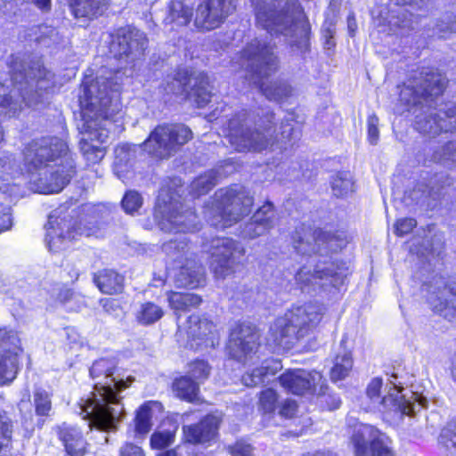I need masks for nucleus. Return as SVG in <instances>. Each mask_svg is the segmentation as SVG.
I'll list each match as a JSON object with an SVG mask.
<instances>
[{
    "label": "nucleus",
    "mask_w": 456,
    "mask_h": 456,
    "mask_svg": "<svg viewBox=\"0 0 456 456\" xmlns=\"http://www.w3.org/2000/svg\"><path fill=\"white\" fill-rule=\"evenodd\" d=\"M332 192L336 197H346L354 191V182L349 173H338L331 182Z\"/></svg>",
    "instance_id": "a18cd8bd"
},
{
    "label": "nucleus",
    "mask_w": 456,
    "mask_h": 456,
    "mask_svg": "<svg viewBox=\"0 0 456 456\" xmlns=\"http://www.w3.org/2000/svg\"><path fill=\"white\" fill-rule=\"evenodd\" d=\"M60 438L66 452L70 456H84L86 452V442L82 432L74 427H63L60 430Z\"/></svg>",
    "instance_id": "2f4dec72"
},
{
    "label": "nucleus",
    "mask_w": 456,
    "mask_h": 456,
    "mask_svg": "<svg viewBox=\"0 0 456 456\" xmlns=\"http://www.w3.org/2000/svg\"><path fill=\"white\" fill-rule=\"evenodd\" d=\"M24 165L27 172H34L45 166L63 161L66 158H72L69 153L67 143L57 137L43 138L28 143L23 152Z\"/></svg>",
    "instance_id": "f8f14e48"
},
{
    "label": "nucleus",
    "mask_w": 456,
    "mask_h": 456,
    "mask_svg": "<svg viewBox=\"0 0 456 456\" xmlns=\"http://www.w3.org/2000/svg\"><path fill=\"white\" fill-rule=\"evenodd\" d=\"M281 385L295 395L313 391L316 392L317 387L322 381V376L316 370L306 371L304 370H288L279 378Z\"/></svg>",
    "instance_id": "bb28decb"
},
{
    "label": "nucleus",
    "mask_w": 456,
    "mask_h": 456,
    "mask_svg": "<svg viewBox=\"0 0 456 456\" xmlns=\"http://www.w3.org/2000/svg\"><path fill=\"white\" fill-rule=\"evenodd\" d=\"M119 456H144V454L141 447L132 443H126L119 449Z\"/></svg>",
    "instance_id": "338daca9"
},
{
    "label": "nucleus",
    "mask_w": 456,
    "mask_h": 456,
    "mask_svg": "<svg viewBox=\"0 0 456 456\" xmlns=\"http://www.w3.org/2000/svg\"><path fill=\"white\" fill-rule=\"evenodd\" d=\"M446 85L444 76L436 69H425L402 88L400 101L408 106H417L423 102L428 104L442 94Z\"/></svg>",
    "instance_id": "9b49d317"
},
{
    "label": "nucleus",
    "mask_w": 456,
    "mask_h": 456,
    "mask_svg": "<svg viewBox=\"0 0 456 456\" xmlns=\"http://www.w3.org/2000/svg\"><path fill=\"white\" fill-rule=\"evenodd\" d=\"M121 205L126 213L133 215L142 207V198L136 191H129L124 195Z\"/></svg>",
    "instance_id": "603ef678"
},
{
    "label": "nucleus",
    "mask_w": 456,
    "mask_h": 456,
    "mask_svg": "<svg viewBox=\"0 0 456 456\" xmlns=\"http://www.w3.org/2000/svg\"><path fill=\"white\" fill-rule=\"evenodd\" d=\"M258 26L283 36L291 47L308 50L310 25L297 0H261L256 6Z\"/></svg>",
    "instance_id": "20e7f679"
},
{
    "label": "nucleus",
    "mask_w": 456,
    "mask_h": 456,
    "mask_svg": "<svg viewBox=\"0 0 456 456\" xmlns=\"http://www.w3.org/2000/svg\"><path fill=\"white\" fill-rule=\"evenodd\" d=\"M432 159L447 167H456V142H449L436 149Z\"/></svg>",
    "instance_id": "c03bdc74"
},
{
    "label": "nucleus",
    "mask_w": 456,
    "mask_h": 456,
    "mask_svg": "<svg viewBox=\"0 0 456 456\" xmlns=\"http://www.w3.org/2000/svg\"><path fill=\"white\" fill-rule=\"evenodd\" d=\"M209 366L204 361H195L190 364L189 373L195 379H205L209 374Z\"/></svg>",
    "instance_id": "6e6d98bb"
},
{
    "label": "nucleus",
    "mask_w": 456,
    "mask_h": 456,
    "mask_svg": "<svg viewBox=\"0 0 456 456\" xmlns=\"http://www.w3.org/2000/svg\"><path fill=\"white\" fill-rule=\"evenodd\" d=\"M443 111L421 113L416 116L415 127L422 134L435 136L444 131Z\"/></svg>",
    "instance_id": "f704fd0d"
},
{
    "label": "nucleus",
    "mask_w": 456,
    "mask_h": 456,
    "mask_svg": "<svg viewBox=\"0 0 456 456\" xmlns=\"http://www.w3.org/2000/svg\"><path fill=\"white\" fill-rule=\"evenodd\" d=\"M191 138V131L183 125L158 126L143 142V150L150 154L165 159Z\"/></svg>",
    "instance_id": "ddd939ff"
},
{
    "label": "nucleus",
    "mask_w": 456,
    "mask_h": 456,
    "mask_svg": "<svg viewBox=\"0 0 456 456\" xmlns=\"http://www.w3.org/2000/svg\"><path fill=\"white\" fill-rule=\"evenodd\" d=\"M368 139L371 144H376L379 140V118L372 114L369 116L368 120Z\"/></svg>",
    "instance_id": "bf43d9fd"
},
{
    "label": "nucleus",
    "mask_w": 456,
    "mask_h": 456,
    "mask_svg": "<svg viewBox=\"0 0 456 456\" xmlns=\"http://www.w3.org/2000/svg\"><path fill=\"white\" fill-rule=\"evenodd\" d=\"M347 242V238L343 232L334 234L321 229L302 228L296 232L294 237V248L302 255L322 253L327 250L338 251Z\"/></svg>",
    "instance_id": "dca6fc26"
},
{
    "label": "nucleus",
    "mask_w": 456,
    "mask_h": 456,
    "mask_svg": "<svg viewBox=\"0 0 456 456\" xmlns=\"http://www.w3.org/2000/svg\"><path fill=\"white\" fill-rule=\"evenodd\" d=\"M320 395L322 394L321 396V403H326L329 410H335L338 409L340 406V400L338 397L330 395H325L324 387L322 382L320 385L319 392Z\"/></svg>",
    "instance_id": "0e129e2a"
},
{
    "label": "nucleus",
    "mask_w": 456,
    "mask_h": 456,
    "mask_svg": "<svg viewBox=\"0 0 456 456\" xmlns=\"http://www.w3.org/2000/svg\"><path fill=\"white\" fill-rule=\"evenodd\" d=\"M163 250L174 261H185L175 277L178 287L195 289L205 282L204 268L192 257L185 240H169L163 245Z\"/></svg>",
    "instance_id": "4468645a"
},
{
    "label": "nucleus",
    "mask_w": 456,
    "mask_h": 456,
    "mask_svg": "<svg viewBox=\"0 0 456 456\" xmlns=\"http://www.w3.org/2000/svg\"><path fill=\"white\" fill-rule=\"evenodd\" d=\"M211 260L210 269L218 279H224L234 273L245 254L240 243L230 238H215L208 249Z\"/></svg>",
    "instance_id": "f3484780"
},
{
    "label": "nucleus",
    "mask_w": 456,
    "mask_h": 456,
    "mask_svg": "<svg viewBox=\"0 0 456 456\" xmlns=\"http://www.w3.org/2000/svg\"><path fill=\"white\" fill-rule=\"evenodd\" d=\"M152 411L149 404L142 405L135 417V430L140 434H146L151 428Z\"/></svg>",
    "instance_id": "8fccbe9b"
},
{
    "label": "nucleus",
    "mask_w": 456,
    "mask_h": 456,
    "mask_svg": "<svg viewBox=\"0 0 456 456\" xmlns=\"http://www.w3.org/2000/svg\"><path fill=\"white\" fill-rule=\"evenodd\" d=\"M281 368L279 362L266 360L258 368L242 376V383L247 387H256L265 381L269 376H273Z\"/></svg>",
    "instance_id": "72a5a7b5"
},
{
    "label": "nucleus",
    "mask_w": 456,
    "mask_h": 456,
    "mask_svg": "<svg viewBox=\"0 0 456 456\" xmlns=\"http://www.w3.org/2000/svg\"><path fill=\"white\" fill-rule=\"evenodd\" d=\"M60 214L61 211L58 209L53 211L45 224V242L51 251L61 250L69 240L76 239L78 235L89 237L96 231V227L94 225H84L83 227L80 224L78 226L71 225V220H68V216L61 217Z\"/></svg>",
    "instance_id": "a211bd4d"
},
{
    "label": "nucleus",
    "mask_w": 456,
    "mask_h": 456,
    "mask_svg": "<svg viewBox=\"0 0 456 456\" xmlns=\"http://www.w3.org/2000/svg\"><path fill=\"white\" fill-rule=\"evenodd\" d=\"M297 405L295 401L287 399L281 404L279 414L284 418L290 419L295 416Z\"/></svg>",
    "instance_id": "69168bd1"
},
{
    "label": "nucleus",
    "mask_w": 456,
    "mask_h": 456,
    "mask_svg": "<svg viewBox=\"0 0 456 456\" xmlns=\"http://www.w3.org/2000/svg\"><path fill=\"white\" fill-rule=\"evenodd\" d=\"M90 376L95 380L94 391L81 405L80 414L88 419L91 431L115 432L124 411L118 393L127 387L134 379L128 378L125 381L117 373L116 361L108 358L95 361L90 369Z\"/></svg>",
    "instance_id": "f03ea898"
},
{
    "label": "nucleus",
    "mask_w": 456,
    "mask_h": 456,
    "mask_svg": "<svg viewBox=\"0 0 456 456\" xmlns=\"http://www.w3.org/2000/svg\"><path fill=\"white\" fill-rule=\"evenodd\" d=\"M173 390L177 397L193 403L199 400V385L191 378L183 376L173 383Z\"/></svg>",
    "instance_id": "58836bf2"
},
{
    "label": "nucleus",
    "mask_w": 456,
    "mask_h": 456,
    "mask_svg": "<svg viewBox=\"0 0 456 456\" xmlns=\"http://www.w3.org/2000/svg\"><path fill=\"white\" fill-rule=\"evenodd\" d=\"M102 70L94 79L86 78L80 96L81 121L77 125L81 134L80 151L89 164L99 163L105 155L103 143L109 138L110 118L118 111V93L121 87V74Z\"/></svg>",
    "instance_id": "f257e3e1"
},
{
    "label": "nucleus",
    "mask_w": 456,
    "mask_h": 456,
    "mask_svg": "<svg viewBox=\"0 0 456 456\" xmlns=\"http://www.w3.org/2000/svg\"><path fill=\"white\" fill-rule=\"evenodd\" d=\"M108 0H70L69 7L75 18L94 19L103 14Z\"/></svg>",
    "instance_id": "7c9ffc66"
},
{
    "label": "nucleus",
    "mask_w": 456,
    "mask_h": 456,
    "mask_svg": "<svg viewBox=\"0 0 456 456\" xmlns=\"http://www.w3.org/2000/svg\"><path fill=\"white\" fill-rule=\"evenodd\" d=\"M353 368V358L351 352L342 347L337 354L334 365L330 370V379L338 381L347 377Z\"/></svg>",
    "instance_id": "ea45409f"
},
{
    "label": "nucleus",
    "mask_w": 456,
    "mask_h": 456,
    "mask_svg": "<svg viewBox=\"0 0 456 456\" xmlns=\"http://www.w3.org/2000/svg\"><path fill=\"white\" fill-rule=\"evenodd\" d=\"M252 205L253 198L245 191L221 189L216 193L212 206L206 208L204 214L212 226L225 228L248 215Z\"/></svg>",
    "instance_id": "1a4fd4ad"
},
{
    "label": "nucleus",
    "mask_w": 456,
    "mask_h": 456,
    "mask_svg": "<svg viewBox=\"0 0 456 456\" xmlns=\"http://www.w3.org/2000/svg\"><path fill=\"white\" fill-rule=\"evenodd\" d=\"M438 444L446 456H456V419L441 430Z\"/></svg>",
    "instance_id": "a19ab883"
},
{
    "label": "nucleus",
    "mask_w": 456,
    "mask_h": 456,
    "mask_svg": "<svg viewBox=\"0 0 456 456\" xmlns=\"http://www.w3.org/2000/svg\"><path fill=\"white\" fill-rule=\"evenodd\" d=\"M444 117V131H456V107L449 108L446 111H443Z\"/></svg>",
    "instance_id": "680f3d73"
},
{
    "label": "nucleus",
    "mask_w": 456,
    "mask_h": 456,
    "mask_svg": "<svg viewBox=\"0 0 456 456\" xmlns=\"http://www.w3.org/2000/svg\"><path fill=\"white\" fill-rule=\"evenodd\" d=\"M394 392L384 396L382 400L379 402V404L382 405L384 409L399 411L404 415L412 414L414 412V403L406 400L403 395H400L401 390L395 384H394Z\"/></svg>",
    "instance_id": "4c0bfd02"
},
{
    "label": "nucleus",
    "mask_w": 456,
    "mask_h": 456,
    "mask_svg": "<svg viewBox=\"0 0 456 456\" xmlns=\"http://www.w3.org/2000/svg\"><path fill=\"white\" fill-rule=\"evenodd\" d=\"M13 432V423L9 415L0 412V452L10 447Z\"/></svg>",
    "instance_id": "de8ad7c7"
},
{
    "label": "nucleus",
    "mask_w": 456,
    "mask_h": 456,
    "mask_svg": "<svg viewBox=\"0 0 456 456\" xmlns=\"http://www.w3.org/2000/svg\"><path fill=\"white\" fill-rule=\"evenodd\" d=\"M228 451L232 454V456H251L252 455L251 445L243 441H238L234 444L230 445L228 447Z\"/></svg>",
    "instance_id": "052dcab7"
},
{
    "label": "nucleus",
    "mask_w": 456,
    "mask_h": 456,
    "mask_svg": "<svg viewBox=\"0 0 456 456\" xmlns=\"http://www.w3.org/2000/svg\"><path fill=\"white\" fill-rule=\"evenodd\" d=\"M439 188L429 187L425 182H419L404 193L403 200L406 205L431 206V200H436Z\"/></svg>",
    "instance_id": "c756f323"
},
{
    "label": "nucleus",
    "mask_w": 456,
    "mask_h": 456,
    "mask_svg": "<svg viewBox=\"0 0 456 456\" xmlns=\"http://www.w3.org/2000/svg\"><path fill=\"white\" fill-rule=\"evenodd\" d=\"M164 314L162 308L152 302L141 305L136 313V321L142 325H150L158 322Z\"/></svg>",
    "instance_id": "79ce46f5"
},
{
    "label": "nucleus",
    "mask_w": 456,
    "mask_h": 456,
    "mask_svg": "<svg viewBox=\"0 0 456 456\" xmlns=\"http://www.w3.org/2000/svg\"><path fill=\"white\" fill-rule=\"evenodd\" d=\"M351 440L355 456H392L388 437L371 425H358Z\"/></svg>",
    "instance_id": "4be33fe9"
},
{
    "label": "nucleus",
    "mask_w": 456,
    "mask_h": 456,
    "mask_svg": "<svg viewBox=\"0 0 456 456\" xmlns=\"http://www.w3.org/2000/svg\"><path fill=\"white\" fill-rule=\"evenodd\" d=\"M274 115L267 112L253 122L247 110H241L228 122V139L238 151H262L275 142Z\"/></svg>",
    "instance_id": "423d86ee"
},
{
    "label": "nucleus",
    "mask_w": 456,
    "mask_h": 456,
    "mask_svg": "<svg viewBox=\"0 0 456 456\" xmlns=\"http://www.w3.org/2000/svg\"><path fill=\"white\" fill-rule=\"evenodd\" d=\"M437 30L440 37L446 38L448 33H456V16L452 20H449L447 22L441 21L437 24Z\"/></svg>",
    "instance_id": "774afa93"
},
{
    "label": "nucleus",
    "mask_w": 456,
    "mask_h": 456,
    "mask_svg": "<svg viewBox=\"0 0 456 456\" xmlns=\"http://www.w3.org/2000/svg\"><path fill=\"white\" fill-rule=\"evenodd\" d=\"M36 413L39 416H48L52 409L50 395L44 389L37 388L34 392Z\"/></svg>",
    "instance_id": "09e8293b"
},
{
    "label": "nucleus",
    "mask_w": 456,
    "mask_h": 456,
    "mask_svg": "<svg viewBox=\"0 0 456 456\" xmlns=\"http://www.w3.org/2000/svg\"><path fill=\"white\" fill-rule=\"evenodd\" d=\"M28 173L30 174L29 183L33 191L57 193L69 183L76 173V167L73 158H66L65 163L61 161Z\"/></svg>",
    "instance_id": "2eb2a0df"
},
{
    "label": "nucleus",
    "mask_w": 456,
    "mask_h": 456,
    "mask_svg": "<svg viewBox=\"0 0 456 456\" xmlns=\"http://www.w3.org/2000/svg\"><path fill=\"white\" fill-rule=\"evenodd\" d=\"M281 136L284 144H293L300 137V131L295 128L290 123H282L281 126Z\"/></svg>",
    "instance_id": "4d7b16f0"
},
{
    "label": "nucleus",
    "mask_w": 456,
    "mask_h": 456,
    "mask_svg": "<svg viewBox=\"0 0 456 456\" xmlns=\"http://www.w3.org/2000/svg\"><path fill=\"white\" fill-rule=\"evenodd\" d=\"M94 281L104 294H117L123 289L124 279L113 270H102L95 273Z\"/></svg>",
    "instance_id": "473e14b6"
},
{
    "label": "nucleus",
    "mask_w": 456,
    "mask_h": 456,
    "mask_svg": "<svg viewBox=\"0 0 456 456\" xmlns=\"http://www.w3.org/2000/svg\"><path fill=\"white\" fill-rule=\"evenodd\" d=\"M20 339L12 331L0 329V383L12 382L18 373Z\"/></svg>",
    "instance_id": "b1692460"
},
{
    "label": "nucleus",
    "mask_w": 456,
    "mask_h": 456,
    "mask_svg": "<svg viewBox=\"0 0 456 456\" xmlns=\"http://www.w3.org/2000/svg\"><path fill=\"white\" fill-rule=\"evenodd\" d=\"M429 0H388V4H377L371 10L379 25H386L396 35L404 36L414 29L419 15L414 12L427 11Z\"/></svg>",
    "instance_id": "6e6552de"
},
{
    "label": "nucleus",
    "mask_w": 456,
    "mask_h": 456,
    "mask_svg": "<svg viewBox=\"0 0 456 456\" xmlns=\"http://www.w3.org/2000/svg\"><path fill=\"white\" fill-rule=\"evenodd\" d=\"M169 306L178 314L180 311H190L191 308L199 306L202 299L194 293H181L175 291L167 292Z\"/></svg>",
    "instance_id": "e433bc0d"
},
{
    "label": "nucleus",
    "mask_w": 456,
    "mask_h": 456,
    "mask_svg": "<svg viewBox=\"0 0 456 456\" xmlns=\"http://www.w3.org/2000/svg\"><path fill=\"white\" fill-rule=\"evenodd\" d=\"M146 35L134 28L119 31L110 45V52L117 58H126L131 61L141 58L147 47Z\"/></svg>",
    "instance_id": "393cba45"
},
{
    "label": "nucleus",
    "mask_w": 456,
    "mask_h": 456,
    "mask_svg": "<svg viewBox=\"0 0 456 456\" xmlns=\"http://www.w3.org/2000/svg\"><path fill=\"white\" fill-rule=\"evenodd\" d=\"M178 338L186 336L185 346L194 351L214 348L219 344V336L215 324L199 315L188 317L184 326L179 327Z\"/></svg>",
    "instance_id": "aec40b11"
},
{
    "label": "nucleus",
    "mask_w": 456,
    "mask_h": 456,
    "mask_svg": "<svg viewBox=\"0 0 456 456\" xmlns=\"http://www.w3.org/2000/svg\"><path fill=\"white\" fill-rule=\"evenodd\" d=\"M347 273L348 267L345 264L325 262L318 263L314 268L306 265L301 267L295 280L301 289L314 285L338 288L344 283Z\"/></svg>",
    "instance_id": "6ab92c4d"
},
{
    "label": "nucleus",
    "mask_w": 456,
    "mask_h": 456,
    "mask_svg": "<svg viewBox=\"0 0 456 456\" xmlns=\"http://www.w3.org/2000/svg\"><path fill=\"white\" fill-rule=\"evenodd\" d=\"M220 419L218 417L208 414L200 422L183 427L186 442L191 444H205L212 441L217 435Z\"/></svg>",
    "instance_id": "c85d7f7f"
},
{
    "label": "nucleus",
    "mask_w": 456,
    "mask_h": 456,
    "mask_svg": "<svg viewBox=\"0 0 456 456\" xmlns=\"http://www.w3.org/2000/svg\"><path fill=\"white\" fill-rule=\"evenodd\" d=\"M192 4L190 0H171L167 19L177 26L187 25L192 17Z\"/></svg>",
    "instance_id": "c9c22d12"
},
{
    "label": "nucleus",
    "mask_w": 456,
    "mask_h": 456,
    "mask_svg": "<svg viewBox=\"0 0 456 456\" xmlns=\"http://www.w3.org/2000/svg\"><path fill=\"white\" fill-rule=\"evenodd\" d=\"M25 4H28V0H0V12L7 17L17 16Z\"/></svg>",
    "instance_id": "864d4df0"
},
{
    "label": "nucleus",
    "mask_w": 456,
    "mask_h": 456,
    "mask_svg": "<svg viewBox=\"0 0 456 456\" xmlns=\"http://www.w3.org/2000/svg\"><path fill=\"white\" fill-rule=\"evenodd\" d=\"M275 223L276 214L273 206L272 203L266 202L245 224L241 233L245 238L254 239L267 233L274 227Z\"/></svg>",
    "instance_id": "cd10ccee"
},
{
    "label": "nucleus",
    "mask_w": 456,
    "mask_h": 456,
    "mask_svg": "<svg viewBox=\"0 0 456 456\" xmlns=\"http://www.w3.org/2000/svg\"><path fill=\"white\" fill-rule=\"evenodd\" d=\"M232 0H200L197 6L194 25L201 31L220 27L233 12Z\"/></svg>",
    "instance_id": "5701e85b"
},
{
    "label": "nucleus",
    "mask_w": 456,
    "mask_h": 456,
    "mask_svg": "<svg viewBox=\"0 0 456 456\" xmlns=\"http://www.w3.org/2000/svg\"><path fill=\"white\" fill-rule=\"evenodd\" d=\"M154 216L159 228L167 232H194L201 228L195 212L190 208H184L165 189L158 196Z\"/></svg>",
    "instance_id": "9d476101"
},
{
    "label": "nucleus",
    "mask_w": 456,
    "mask_h": 456,
    "mask_svg": "<svg viewBox=\"0 0 456 456\" xmlns=\"http://www.w3.org/2000/svg\"><path fill=\"white\" fill-rule=\"evenodd\" d=\"M277 401L278 395L273 389L263 390L259 395V409L264 413H273L276 409Z\"/></svg>",
    "instance_id": "3c124183"
},
{
    "label": "nucleus",
    "mask_w": 456,
    "mask_h": 456,
    "mask_svg": "<svg viewBox=\"0 0 456 456\" xmlns=\"http://www.w3.org/2000/svg\"><path fill=\"white\" fill-rule=\"evenodd\" d=\"M218 175L215 170H209L197 177L191 184L194 195H201L210 191L217 183Z\"/></svg>",
    "instance_id": "37998d69"
},
{
    "label": "nucleus",
    "mask_w": 456,
    "mask_h": 456,
    "mask_svg": "<svg viewBox=\"0 0 456 456\" xmlns=\"http://www.w3.org/2000/svg\"><path fill=\"white\" fill-rule=\"evenodd\" d=\"M168 86L173 94L186 93L188 98L199 108L205 106L211 98L208 78L204 73L190 76L184 83L178 78H174Z\"/></svg>",
    "instance_id": "a878e982"
},
{
    "label": "nucleus",
    "mask_w": 456,
    "mask_h": 456,
    "mask_svg": "<svg viewBox=\"0 0 456 456\" xmlns=\"http://www.w3.org/2000/svg\"><path fill=\"white\" fill-rule=\"evenodd\" d=\"M325 308L322 304L308 303L294 306L275 320L270 328L273 343L283 348L309 335L320 323Z\"/></svg>",
    "instance_id": "0eeeda50"
},
{
    "label": "nucleus",
    "mask_w": 456,
    "mask_h": 456,
    "mask_svg": "<svg viewBox=\"0 0 456 456\" xmlns=\"http://www.w3.org/2000/svg\"><path fill=\"white\" fill-rule=\"evenodd\" d=\"M132 155L133 153L128 144H121L117 146L115 149L116 164L122 165L123 163H126Z\"/></svg>",
    "instance_id": "e2e57ef3"
},
{
    "label": "nucleus",
    "mask_w": 456,
    "mask_h": 456,
    "mask_svg": "<svg viewBox=\"0 0 456 456\" xmlns=\"http://www.w3.org/2000/svg\"><path fill=\"white\" fill-rule=\"evenodd\" d=\"M175 438V433L172 431L155 432L151 437V444L155 449H162L169 446Z\"/></svg>",
    "instance_id": "5fc2aeb1"
},
{
    "label": "nucleus",
    "mask_w": 456,
    "mask_h": 456,
    "mask_svg": "<svg viewBox=\"0 0 456 456\" xmlns=\"http://www.w3.org/2000/svg\"><path fill=\"white\" fill-rule=\"evenodd\" d=\"M20 174V167L12 153L3 152L0 155V178L6 180L8 176Z\"/></svg>",
    "instance_id": "49530a36"
},
{
    "label": "nucleus",
    "mask_w": 456,
    "mask_h": 456,
    "mask_svg": "<svg viewBox=\"0 0 456 456\" xmlns=\"http://www.w3.org/2000/svg\"><path fill=\"white\" fill-rule=\"evenodd\" d=\"M241 65L249 74V80L259 85L264 95L271 100L279 102L291 94V87L282 81H273L265 85L262 78L270 76L278 68V60L273 47L265 41L255 38L250 41L241 52Z\"/></svg>",
    "instance_id": "39448f33"
},
{
    "label": "nucleus",
    "mask_w": 456,
    "mask_h": 456,
    "mask_svg": "<svg viewBox=\"0 0 456 456\" xmlns=\"http://www.w3.org/2000/svg\"><path fill=\"white\" fill-rule=\"evenodd\" d=\"M417 225V222L413 218H402L397 220L395 224V232L398 236H403L410 233Z\"/></svg>",
    "instance_id": "13d9d810"
},
{
    "label": "nucleus",
    "mask_w": 456,
    "mask_h": 456,
    "mask_svg": "<svg viewBox=\"0 0 456 456\" xmlns=\"http://www.w3.org/2000/svg\"><path fill=\"white\" fill-rule=\"evenodd\" d=\"M260 334L255 326L237 325L230 334L227 345L228 354L235 361L247 364L256 356L260 343Z\"/></svg>",
    "instance_id": "412c9836"
},
{
    "label": "nucleus",
    "mask_w": 456,
    "mask_h": 456,
    "mask_svg": "<svg viewBox=\"0 0 456 456\" xmlns=\"http://www.w3.org/2000/svg\"><path fill=\"white\" fill-rule=\"evenodd\" d=\"M11 83L0 84V115H14L20 110V101L28 107L39 109L49 103L55 91L54 74L40 61H34L26 69V63L12 56L10 65Z\"/></svg>",
    "instance_id": "7ed1b4c3"
}]
</instances>
